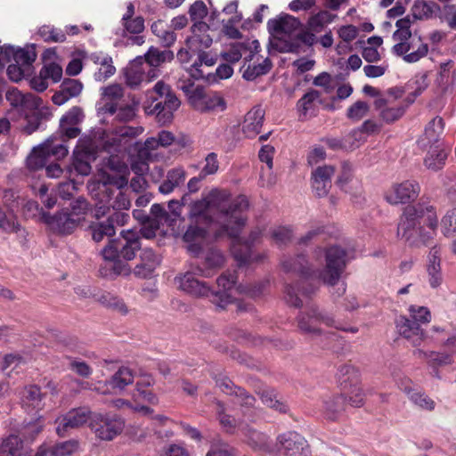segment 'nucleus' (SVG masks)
<instances>
[{
	"label": "nucleus",
	"mask_w": 456,
	"mask_h": 456,
	"mask_svg": "<svg viewBox=\"0 0 456 456\" xmlns=\"http://www.w3.org/2000/svg\"><path fill=\"white\" fill-rule=\"evenodd\" d=\"M420 192V185L415 180H405L394 183L386 192L385 199L391 205L407 204L414 201Z\"/></svg>",
	"instance_id": "nucleus-15"
},
{
	"label": "nucleus",
	"mask_w": 456,
	"mask_h": 456,
	"mask_svg": "<svg viewBox=\"0 0 456 456\" xmlns=\"http://www.w3.org/2000/svg\"><path fill=\"white\" fill-rule=\"evenodd\" d=\"M206 456H236V450L220 437H217L212 441Z\"/></svg>",
	"instance_id": "nucleus-55"
},
{
	"label": "nucleus",
	"mask_w": 456,
	"mask_h": 456,
	"mask_svg": "<svg viewBox=\"0 0 456 456\" xmlns=\"http://www.w3.org/2000/svg\"><path fill=\"white\" fill-rule=\"evenodd\" d=\"M297 329L302 334L311 337L322 333L321 325L341 329L332 314L316 305H311L305 311L300 312L297 316Z\"/></svg>",
	"instance_id": "nucleus-7"
},
{
	"label": "nucleus",
	"mask_w": 456,
	"mask_h": 456,
	"mask_svg": "<svg viewBox=\"0 0 456 456\" xmlns=\"http://www.w3.org/2000/svg\"><path fill=\"white\" fill-rule=\"evenodd\" d=\"M374 107L379 111V118L387 124L398 120L405 113L404 106L395 105L384 97H378L374 101Z\"/></svg>",
	"instance_id": "nucleus-27"
},
{
	"label": "nucleus",
	"mask_w": 456,
	"mask_h": 456,
	"mask_svg": "<svg viewBox=\"0 0 456 456\" xmlns=\"http://www.w3.org/2000/svg\"><path fill=\"white\" fill-rule=\"evenodd\" d=\"M189 220H197V222L209 225L215 223V218L211 213L206 196L200 200L194 201L191 205Z\"/></svg>",
	"instance_id": "nucleus-37"
},
{
	"label": "nucleus",
	"mask_w": 456,
	"mask_h": 456,
	"mask_svg": "<svg viewBox=\"0 0 456 456\" xmlns=\"http://www.w3.org/2000/svg\"><path fill=\"white\" fill-rule=\"evenodd\" d=\"M278 449L285 456H310L307 441L295 431H288L277 436Z\"/></svg>",
	"instance_id": "nucleus-16"
},
{
	"label": "nucleus",
	"mask_w": 456,
	"mask_h": 456,
	"mask_svg": "<svg viewBox=\"0 0 456 456\" xmlns=\"http://www.w3.org/2000/svg\"><path fill=\"white\" fill-rule=\"evenodd\" d=\"M258 395H260L263 403L266 406L273 408L280 412L287 411L288 406L276 398L274 390L264 389L263 391L258 392Z\"/></svg>",
	"instance_id": "nucleus-58"
},
{
	"label": "nucleus",
	"mask_w": 456,
	"mask_h": 456,
	"mask_svg": "<svg viewBox=\"0 0 456 456\" xmlns=\"http://www.w3.org/2000/svg\"><path fill=\"white\" fill-rule=\"evenodd\" d=\"M346 400L342 395L329 397L324 401V414L327 419L336 420L345 411Z\"/></svg>",
	"instance_id": "nucleus-42"
},
{
	"label": "nucleus",
	"mask_w": 456,
	"mask_h": 456,
	"mask_svg": "<svg viewBox=\"0 0 456 456\" xmlns=\"http://www.w3.org/2000/svg\"><path fill=\"white\" fill-rule=\"evenodd\" d=\"M281 266L284 272L296 273L300 278L306 279L314 275V270L311 268L305 256L303 254L285 257L281 261Z\"/></svg>",
	"instance_id": "nucleus-31"
},
{
	"label": "nucleus",
	"mask_w": 456,
	"mask_h": 456,
	"mask_svg": "<svg viewBox=\"0 0 456 456\" xmlns=\"http://www.w3.org/2000/svg\"><path fill=\"white\" fill-rule=\"evenodd\" d=\"M39 219L50 230L59 234H70L77 228L80 221V217L73 216L68 209L61 210L52 216L40 208Z\"/></svg>",
	"instance_id": "nucleus-14"
},
{
	"label": "nucleus",
	"mask_w": 456,
	"mask_h": 456,
	"mask_svg": "<svg viewBox=\"0 0 456 456\" xmlns=\"http://www.w3.org/2000/svg\"><path fill=\"white\" fill-rule=\"evenodd\" d=\"M7 100L14 107H20L26 113L42 111V100L32 93H22L19 90L9 91Z\"/></svg>",
	"instance_id": "nucleus-23"
},
{
	"label": "nucleus",
	"mask_w": 456,
	"mask_h": 456,
	"mask_svg": "<svg viewBox=\"0 0 456 456\" xmlns=\"http://www.w3.org/2000/svg\"><path fill=\"white\" fill-rule=\"evenodd\" d=\"M150 218L151 229H145L143 232V237L147 239L154 237L161 225L167 224L170 226L174 222V218H171V215L164 207L157 203L151 207Z\"/></svg>",
	"instance_id": "nucleus-30"
},
{
	"label": "nucleus",
	"mask_w": 456,
	"mask_h": 456,
	"mask_svg": "<svg viewBox=\"0 0 456 456\" xmlns=\"http://www.w3.org/2000/svg\"><path fill=\"white\" fill-rule=\"evenodd\" d=\"M68 147L63 143H55L53 138L35 148L27 159V165L30 169H39L45 167L49 157L61 159L68 155Z\"/></svg>",
	"instance_id": "nucleus-12"
},
{
	"label": "nucleus",
	"mask_w": 456,
	"mask_h": 456,
	"mask_svg": "<svg viewBox=\"0 0 456 456\" xmlns=\"http://www.w3.org/2000/svg\"><path fill=\"white\" fill-rule=\"evenodd\" d=\"M206 198L215 223L219 225L216 236L225 233L235 240L232 246V253L239 266L261 261L265 256L253 255L251 251V244L256 240L260 232L253 231L246 243H240L237 240L241 228L246 224L243 213L249 206L247 198L240 195L232 200L228 191L217 188L212 189Z\"/></svg>",
	"instance_id": "nucleus-1"
},
{
	"label": "nucleus",
	"mask_w": 456,
	"mask_h": 456,
	"mask_svg": "<svg viewBox=\"0 0 456 456\" xmlns=\"http://www.w3.org/2000/svg\"><path fill=\"white\" fill-rule=\"evenodd\" d=\"M190 224L183 235V240L187 244L188 252L193 256H199L203 249L204 241L208 236L209 224L189 220Z\"/></svg>",
	"instance_id": "nucleus-18"
},
{
	"label": "nucleus",
	"mask_w": 456,
	"mask_h": 456,
	"mask_svg": "<svg viewBox=\"0 0 456 456\" xmlns=\"http://www.w3.org/2000/svg\"><path fill=\"white\" fill-rule=\"evenodd\" d=\"M217 409H216V415L217 419L219 420V423L222 427V428L229 434H233L237 428L240 430V428L243 425H238L237 420L234 417H232L230 414L225 413V409L224 403L221 402H217Z\"/></svg>",
	"instance_id": "nucleus-48"
},
{
	"label": "nucleus",
	"mask_w": 456,
	"mask_h": 456,
	"mask_svg": "<svg viewBox=\"0 0 456 456\" xmlns=\"http://www.w3.org/2000/svg\"><path fill=\"white\" fill-rule=\"evenodd\" d=\"M174 59V53L170 50H159L155 47H151L145 54L146 68L148 70V76L155 77V70L153 67H158L166 61H170Z\"/></svg>",
	"instance_id": "nucleus-38"
},
{
	"label": "nucleus",
	"mask_w": 456,
	"mask_h": 456,
	"mask_svg": "<svg viewBox=\"0 0 456 456\" xmlns=\"http://www.w3.org/2000/svg\"><path fill=\"white\" fill-rule=\"evenodd\" d=\"M141 247V237L138 232L122 231L117 239L110 240L102 249L103 264L99 268L100 275L110 280L118 276L130 275L132 268L128 261L135 257Z\"/></svg>",
	"instance_id": "nucleus-2"
},
{
	"label": "nucleus",
	"mask_w": 456,
	"mask_h": 456,
	"mask_svg": "<svg viewBox=\"0 0 456 456\" xmlns=\"http://www.w3.org/2000/svg\"><path fill=\"white\" fill-rule=\"evenodd\" d=\"M100 204L96 205L95 216L100 218L107 215L110 208L114 210H127L131 207L129 196L120 187H108L103 184L100 191Z\"/></svg>",
	"instance_id": "nucleus-11"
},
{
	"label": "nucleus",
	"mask_w": 456,
	"mask_h": 456,
	"mask_svg": "<svg viewBox=\"0 0 456 456\" xmlns=\"http://www.w3.org/2000/svg\"><path fill=\"white\" fill-rule=\"evenodd\" d=\"M146 67L132 65L126 69L125 78L126 85L131 88H136L145 79Z\"/></svg>",
	"instance_id": "nucleus-53"
},
{
	"label": "nucleus",
	"mask_w": 456,
	"mask_h": 456,
	"mask_svg": "<svg viewBox=\"0 0 456 456\" xmlns=\"http://www.w3.org/2000/svg\"><path fill=\"white\" fill-rule=\"evenodd\" d=\"M186 179V172L182 167H175L170 169L166 176V179L161 183L159 191L162 194H169L175 188L182 186Z\"/></svg>",
	"instance_id": "nucleus-40"
},
{
	"label": "nucleus",
	"mask_w": 456,
	"mask_h": 456,
	"mask_svg": "<svg viewBox=\"0 0 456 456\" xmlns=\"http://www.w3.org/2000/svg\"><path fill=\"white\" fill-rule=\"evenodd\" d=\"M216 59L210 56L208 53L203 52L202 50L199 52L198 60L194 61L191 65L190 72L191 77L195 79H200L204 77L203 71L200 69L203 64L211 67L215 65Z\"/></svg>",
	"instance_id": "nucleus-54"
},
{
	"label": "nucleus",
	"mask_w": 456,
	"mask_h": 456,
	"mask_svg": "<svg viewBox=\"0 0 456 456\" xmlns=\"http://www.w3.org/2000/svg\"><path fill=\"white\" fill-rule=\"evenodd\" d=\"M335 173L332 166L318 167L312 173V188L318 197L327 196L331 188V177Z\"/></svg>",
	"instance_id": "nucleus-25"
},
{
	"label": "nucleus",
	"mask_w": 456,
	"mask_h": 456,
	"mask_svg": "<svg viewBox=\"0 0 456 456\" xmlns=\"http://www.w3.org/2000/svg\"><path fill=\"white\" fill-rule=\"evenodd\" d=\"M208 30L209 26L206 22H194L191 27L192 35L186 40V45L191 52L198 53L212 45L213 39L208 34Z\"/></svg>",
	"instance_id": "nucleus-22"
},
{
	"label": "nucleus",
	"mask_w": 456,
	"mask_h": 456,
	"mask_svg": "<svg viewBox=\"0 0 456 456\" xmlns=\"http://www.w3.org/2000/svg\"><path fill=\"white\" fill-rule=\"evenodd\" d=\"M427 148L428 153L424 159L425 167L432 171H438L442 169L447 159V151L442 143L436 145H428Z\"/></svg>",
	"instance_id": "nucleus-36"
},
{
	"label": "nucleus",
	"mask_w": 456,
	"mask_h": 456,
	"mask_svg": "<svg viewBox=\"0 0 456 456\" xmlns=\"http://www.w3.org/2000/svg\"><path fill=\"white\" fill-rule=\"evenodd\" d=\"M315 32L308 29V31H300L296 33L295 37L288 43L283 44L281 47V53H298L301 47V43L307 45H312L315 41Z\"/></svg>",
	"instance_id": "nucleus-41"
},
{
	"label": "nucleus",
	"mask_w": 456,
	"mask_h": 456,
	"mask_svg": "<svg viewBox=\"0 0 456 456\" xmlns=\"http://www.w3.org/2000/svg\"><path fill=\"white\" fill-rule=\"evenodd\" d=\"M134 376L127 367H121L113 374L108 381H99L100 387L95 388L99 394H110V387L123 390L126 386L133 383Z\"/></svg>",
	"instance_id": "nucleus-26"
},
{
	"label": "nucleus",
	"mask_w": 456,
	"mask_h": 456,
	"mask_svg": "<svg viewBox=\"0 0 456 456\" xmlns=\"http://www.w3.org/2000/svg\"><path fill=\"white\" fill-rule=\"evenodd\" d=\"M154 384V379L150 374H143L136 381L135 392L133 395L134 400H142L150 404L156 405L159 403L157 395L150 388Z\"/></svg>",
	"instance_id": "nucleus-34"
},
{
	"label": "nucleus",
	"mask_w": 456,
	"mask_h": 456,
	"mask_svg": "<svg viewBox=\"0 0 456 456\" xmlns=\"http://www.w3.org/2000/svg\"><path fill=\"white\" fill-rule=\"evenodd\" d=\"M444 127V119L441 117L434 118L425 127L423 135L418 141L422 148L428 145H436L440 142V135Z\"/></svg>",
	"instance_id": "nucleus-35"
},
{
	"label": "nucleus",
	"mask_w": 456,
	"mask_h": 456,
	"mask_svg": "<svg viewBox=\"0 0 456 456\" xmlns=\"http://www.w3.org/2000/svg\"><path fill=\"white\" fill-rule=\"evenodd\" d=\"M97 301L103 306L116 311L122 315L128 314V307L125 304L124 300L114 294L103 292L99 296Z\"/></svg>",
	"instance_id": "nucleus-45"
},
{
	"label": "nucleus",
	"mask_w": 456,
	"mask_h": 456,
	"mask_svg": "<svg viewBox=\"0 0 456 456\" xmlns=\"http://www.w3.org/2000/svg\"><path fill=\"white\" fill-rule=\"evenodd\" d=\"M78 447V444L75 440H69L55 444L51 450V456H70Z\"/></svg>",
	"instance_id": "nucleus-63"
},
{
	"label": "nucleus",
	"mask_w": 456,
	"mask_h": 456,
	"mask_svg": "<svg viewBox=\"0 0 456 456\" xmlns=\"http://www.w3.org/2000/svg\"><path fill=\"white\" fill-rule=\"evenodd\" d=\"M219 288H222L223 290L213 291V293H227L231 297V304L232 302V296L230 291L233 289L237 282V274L236 272H226L220 275L216 281Z\"/></svg>",
	"instance_id": "nucleus-60"
},
{
	"label": "nucleus",
	"mask_w": 456,
	"mask_h": 456,
	"mask_svg": "<svg viewBox=\"0 0 456 456\" xmlns=\"http://www.w3.org/2000/svg\"><path fill=\"white\" fill-rule=\"evenodd\" d=\"M391 51L395 55L402 57L405 62L415 63L427 56L428 45L415 33L409 39L397 42Z\"/></svg>",
	"instance_id": "nucleus-13"
},
{
	"label": "nucleus",
	"mask_w": 456,
	"mask_h": 456,
	"mask_svg": "<svg viewBox=\"0 0 456 456\" xmlns=\"http://www.w3.org/2000/svg\"><path fill=\"white\" fill-rule=\"evenodd\" d=\"M151 28L152 33L159 38L161 44L166 47L172 45L176 40L175 33L167 29L166 24L162 20L153 22Z\"/></svg>",
	"instance_id": "nucleus-51"
},
{
	"label": "nucleus",
	"mask_w": 456,
	"mask_h": 456,
	"mask_svg": "<svg viewBox=\"0 0 456 456\" xmlns=\"http://www.w3.org/2000/svg\"><path fill=\"white\" fill-rule=\"evenodd\" d=\"M219 170V161L217 154L215 152L208 153L204 159V166L200 171L201 177L205 179L209 175H216Z\"/></svg>",
	"instance_id": "nucleus-62"
},
{
	"label": "nucleus",
	"mask_w": 456,
	"mask_h": 456,
	"mask_svg": "<svg viewBox=\"0 0 456 456\" xmlns=\"http://www.w3.org/2000/svg\"><path fill=\"white\" fill-rule=\"evenodd\" d=\"M90 428L99 439L111 441L121 434L125 428V421L117 414L94 413L91 417Z\"/></svg>",
	"instance_id": "nucleus-10"
},
{
	"label": "nucleus",
	"mask_w": 456,
	"mask_h": 456,
	"mask_svg": "<svg viewBox=\"0 0 456 456\" xmlns=\"http://www.w3.org/2000/svg\"><path fill=\"white\" fill-rule=\"evenodd\" d=\"M322 281L319 278L318 271L314 270V275L309 278H301L300 285L296 288L291 284H287L284 289L285 301L295 307H301L303 305L302 300L299 298L297 291H300L303 296L310 297L314 294L318 286L314 283L315 281Z\"/></svg>",
	"instance_id": "nucleus-19"
},
{
	"label": "nucleus",
	"mask_w": 456,
	"mask_h": 456,
	"mask_svg": "<svg viewBox=\"0 0 456 456\" xmlns=\"http://www.w3.org/2000/svg\"><path fill=\"white\" fill-rule=\"evenodd\" d=\"M90 231L93 240L96 242L102 241L104 237H111L116 232V229L106 220L93 223Z\"/></svg>",
	"instance_id": "nucleus-50"
},
{
	"label": "nucleus",
	"mask_w": 456,
	"mask_h": 456,
	"mask_svg": "<svg viewBox=\"0 0 456 456\" xmlns=\"http://www.w3.org/2000/svg\"><path fill=\"white\" fill-rule=\"evenodd\" d=\"M23 441L15 435L3 438L0 441V456H22Z\"/></svg>",
	"instance_id": "nucleus-43"
},
{
	"label": "nucleus",
	"mask_w": 456,
	"mask_h": 456,
	"mask_svg": "<svg viewBox=\"0 0 456 456\" xmlns=\"http://www.w3.org/2000/svg\"><path fill=\"white\" fill-rule=\"evenodd\" d=\"M216 385L224 393L234 395L237 398L238 403L242 407H254L256 403L255 397L244 388L235 386L230 379L226 377L218 379H216Z\"/></svg>",
	"instance_id": "nucleus-28"
},
{
	"label": "nucleus",
	"mask_w": 456,
	"mask_h": 456,
	"mask_svg": "<svg viewBox=\"0 0 456 456\" xmlns=\"http://www.w3.org/2000/svg\"><path fill=\"white\" fill-rule=\"evenodd\" d=\"M240 431L253 448L264 451L269 449V437L265 434L258 432L248 425H243Z\"/></svg>",
	"instance_id": "nucleus-44"
},
{
	"label": "nucleus",
	"mask_w": 456,
	"mask_h": 456,
	"mask_svg": "<svg viewBox=\"0 0 456 456\" xmlns=\"http://www.w3.org/2000/svg\"><path fill=\"white\" fill-rule=\"evenodd\" d=\"M337 377L341 384L356 385L359 380V371L350 364H342L338 369Z\"/></svg>",
	"instance_id": "nucleus-56"
},
{
	"label": "nucleus",
	"mask_w": 456,
	"mask_h": 456,
	"mask_svg": "<svg viewBox=\"0 0 456 456\" xmlns=\"http://www.w3.org/2000/svg\"><path fill=\"white\" fill-rule=\"evenodd\" d=\"M161 258L151 248H144L140 254V262L132 270L133 273L141 279L152 276L156 268L160 265Z\"/></svg>",
	"instance_id": "nucleus-24"
},
{
	"label": "nucleus",
	"mask_w": 456,
	"mask_h": 456,
	"mask_svg": "<svg viewBox=\"0 0 456 456\" xmlns=\"http://www.w3.org/2000/svg\"><path fill=\"white\" fill-rule=\"evenodd\" d=\"M92 167L89 162V155L85 151H74L72 162L67 167L69 176L74 175L86 176L91 173Z\"/></svg>",
	"instance_id": "nucleus-39"
},
{
	"label": "nucleus",
	"mask_w": 456,
	"mask_h": 456,
	"mask_svg": "<svg viewBox=\"0 0 456 456\" xmlns=\"http://www.w3.org/2000/svg\"><path fill=\"white\" fill-rule=\"evenodd\" d=\"M115 72L116 68L113 66L112 58L105 54L100 69L94 73V77L96 81L102 82L113 76Z\"/></svg>",
	"instance_id": "nucleus-61"
},
{
	"label": "nucleus",
	"mask_w": 456,
	"mask_h": 456,
	"mask_svg": "<svg viewBox=\"0 0 456 456\" xmlns=\"http://www.w3.org/2000/svg\"><path fill=\"white\" fill-rule=\"evenodd\" d=\"M437 9L438 6L435 3L418 0L411 7V17L414 20L428 19Z\"/></svg>",
	"instance_id": "nucleus-47"
},
{
	"label": "nucleus",
	"mask_w": 456,
	"mask_h": 456,
	"mask_svg": "<svg viewBox=\"0 0 456 456\" xmlns=\"http://www.w3.org/2000/svg\"><path fill=\"white\" fill-rule=\"evenodd\" d=\"M94 413L88 408L79 407L69 411L66 414L56 419L58 424L56 432L60 436H66L69 430L84 426Z\"/></svg>",
	"instance_id": "nucleus-17"
},
{
	"label": "nucleus",
	"mask_w": 456,
	"mask_h": 456,
	"mask_svg": "<svg viewBox=\"0 0 456 456\" xmlns=\"http://www.w3.org/2000/svg\"><path fill=\"white\" fill-rule=\"evenodd\" d=\"M178 288L196 297H209L211 303L220 309H224L231 302L227 293H213L205 281H200L193 272H186L175 277Z\"/></svg>",
	"instance_id": "nucleus-6"
},
{
	"label": "nucleus",
	"mask_w": 456,
	"mask_h": 456,
	"mask_svg": "<svg viewBox=\"0 0 456 456\" xmlns=\"http://www.w3.org/2000/svg\"><path fill=\"white\" fill-rule=\"evenodd\" d=\"M395 326L398 333L406 338L413 346H419L425 339L426 335L419 324L411 318L399 316L395 320Z\"/></svg>",
	"instance_id": "nucleus-20"
},
{
	"label": "nucleus",
	"mask_w": 456,
	"mask_h": 456,
	"mask_svg": "<svg viewBox=\"0 0 456 456\" xmlns=\"http://www.w3.org/2000/svg\"><path fill=\"white\" fill-rule=\"evenodd\" d=\"M438 224L432 205L418 203L406 207L397 227V236L411 247L428 246Z\"/></svg>",
	"instance_id": "nucleus-3"
},
{
	"label": "nucleus",
	"mask_w": 456,
	"mask_h": 456,
	"mask_svg": "<svg viewBox=\"0 0 456 456\" xmlns=\"http://www.w3.org/2000/svg\"><path fill=\"white\" fill-rule=\"evenodd\" d=\"M405 392L409 395L410 400L421 409L431 411L435 408V402L424 393L411 388H405Z\"/></svg>",
	"instance_id": "nucleus-59"
},
{
	"label": "nucleus",
	"mask_w": 456,
	"mask_h": 456,
	"mask_svg": "<svg viewBox=\"0 0 456 456\" xmlns=\"http://www.w3.org/2000/svg\"><path fill=\"white\" fill-rule=\"evenodd\" d=\"M265 110L260 106L253 107L245 116L242 132L248 138L256 137L261 131Z\"/></svg>",
	"instance_id": "nucleus-32"
},
{
	"label": "nucleus",
	"mask_w": 456,
	"mask_h": 456,
	"mask_svg": "<svg viewBox=\"0 0 456 456\" xmlns=\"http://www.w3.org/2000/svg\"><path fill=\"white\" fill-rule=\"evenodd\" d=\"M83 84L75 78H65L60 85V89L52 97L54 104L61 106L71 98L78 96L83 90Z\"/></svg>",
	"instance_id": "nucleus-29"
},
{
	"label": "nucleus",
	"mask_w": 456,
	"mask_h": 456,
	"mask_svg": "<svg viewBox=\"0 0 456 456\" xmlns=\"http://www.w3.org/2000/svg\"><path fill=\"white\" fill-rule=\"evenodd\" d=\"M415 20L411 17V15H407L404 18L399 19L395 22L396 30L393 33L394 41H404L409 39L412 35L411 27Z\"/></svg>",
	"instance_id": "nucleus-49"
},
{
	"label": "nucleus",
	"mask_w": 456,
	"mask_h": 456,
	"mask_svg": "<svg viewBox=\"0 0 456 456\" xmlns=\"http://www.w3.org/2000/svg\"><path fill=\"white\" fill-rule=\"evenodd\" d=\"M302 26L301 21L288 13H281L267 22V30L274 39V46L281 52L283 44L293 38Z\"/></svg>",
	"instance_id": "nucleus-9"
},
{
	"label": "nucleus",
	"mask_w": 456,
	"mask_h": 456,
	"mask_svg": "<svg viewBox=\"0 0 456 456\" xmlns=\"http://www.w3.org/2000/svg\"><path fill=\"white\" fill-rule=\"evenodd\" d=\"M143 131L141 126H120L116 129L111 137H108L104 142V148L108 151H121L125 150L129 139L134 138Z\"/></svg>",
	"instance_id": "nucleus-21"
},
{
	"label": "nucleus",
	"mask_w": 456,
	"mask_h": 456,
	"mask_svg": "<svg viewBox=\"0 0 456 456\" xmlns=\"http://www.w3.org/2000/svg\"><path fill=\"white\" fill-rule=\"evenodd\" d=\"M178 88L183 92L190 105L200 112L224 111L226 109V102L218 92L196 86L191 80L180 82Z\"/></svg>",
	"instance_id": "nucleus-5"
},
{
	"label": "nucleus",
	"mask_w": 456,
	"mask_h": 456,
	"mask_svg": "<svg viewBox=\"0 0 456 456\" xmlns=\"http://www.w3.org/2000/svg\"><path fill=\"white\" fill-rule=\"evenodd\" d=\"M336 18L335 14L328 11H320L312 15L307 21V28L313 32H321L327 24H330Z\"/></svg>",
	"instance_id": "nucleus-46"
},
{
	"label": "nucleus",
	"mask_w": 456,
	"mask_h": 456,
	"mask_svg": "<svg viewBox=\"0 0 456 456\" xmlns=\"http://www.w3.org/2000/svg\"><path fill=\"white\" fill-rule=\"evenodd\" d=\"M353 258L354 256L351 252L339 245L328 247L325 250V267L323 270L318 271L319 278L327 285H336L346 265Z\"/></svg>",
	"instance_id": "nucleus-8"
},
{
	"label": "nucleus",
	"mask_w": 456,
	"mask_h": 456,
	"mask_svg": "<svg viewBox=\"0 0 456 456\" xmlns=\"http://www.w3.org/2000/svg\"><path fill=\"white\" fill-rule=\"evenodd\" d=\"M156 96H150V103L144 104L147 115H154L160 125H167L173 120L174 112L180 107L181 102L170 86L163 81H159L153 86Z\"/></svg>",
	"instance_id": "nucleus-4"
},
{
	"label": "nucleus",
	"mask_w": 456,
	"mask_h": 456,
	"mask_svg": "<svg viewBox=\"0 0 456 456\" xmlns=\"http://www.w3.org/2000/svg\"><path fill=\"white\" fill-rule=\"evenodd\" d=\"M104 110L111 115L116 114V117L120 121H130L135 116L134 108L130 105L124 107H118L114 102H106L104 105Z\"/></svg>",
	"instance_id": "nucleus-52"
},
{
	"label": "nucleus",
	"mask_w": 456,
	"mask_h": 456,
	"mask_svg": "<svg viewBox=\"0 0 456 456\" xmlns=\"http://www.w3.org/2000/svg\"><path fill=\"white\" fill-rule=\"evenodd\" d=\"M322 94L318 90L310 89L296 104L299 117L306 118L309 115H314L318 110V104L322 102Z\"/></svg>",
	"instance_id": "nucleus-33"
},
{
	"label": "nucleus",
	"mask_w": 456,
	"mask_h": 456,
	"mask_svg": "<svg viewBox=\"0 0 456 456\" xmlns=\"http://www.w3.org/2000/svg\"><path fill=\"white\" fill-rule=\"evenodd\" d=\"M442 232L446 237H452L456 234V208L447 211L443 217Z\"/></svg>",
	"instance_id": "nucleus-64"
},
{
	"label": "nucleus",
	"mask_w": 456,
	"mask_h": 456,
	"mask_svg": "<svg viewBox=\"0 0 456 456\" xmlns=\"http://www.w3.org/2000/svg\"><path fill=\"white\" fill-rule=\"evenodd\" d=\"M272 69L271 61L266 58L257 65H248L243 73V77L246 80L252 81L257 77L265 75Z\"/></svg>",
	"instance_id": "nucleus-57"
}]
</instances>
